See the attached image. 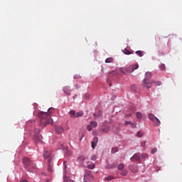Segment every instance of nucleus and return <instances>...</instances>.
Masks as SVG:
<instances>
[{
  "instance_id": "nucleus-1",
  "label": "nucleus",
  "mask_w": 182,
  "mask_h": 182,
  "mask_svg": "<svg viewBox=\"0 0 182 182\" xmlns=\"http://www.w3.org/2000/svg\"><path fill=\"white\" fill-rule=\"evenodd\" d=\"M52 108H49L48 112H40L38 113V117L41 119V124L42 126H46L47 124H53V119H51L50 114L52 112L50 111Z\"/></svg>"
},
{
  "instance_id": "nucleus-2",
  "label": "nucleus",
  "mask_w": 182,
  "mask_h": 182,
  "mask_svg": "<svg viewBox=\"0 0 182 182\" xmlns=\"http://www.w3.org/2000/svg\"><path fill=\"white\" fill-rule=\"evenodd\" d=\"M23 164L28 171L33 172L36 170V165L33 164L28 158H24L23 159Z\"/></svg>"
},
{
  "instance_id": "nucleus-3",
  "label": "nucleus",
  "mask_w": 182,
  "mask_h": 182,
  "mask_svg": "<svg viewBox=\"0 0 182 182\" xmlns=\"http://www.w3.org/2000/svg\"><path fill=\"white\" fill-rule=\"evenodd\" d=\"M136 69H139L138 64L131 65L128 68H126V67L120 68L119 70L121 73H122L123 75H127V73H132V72H134Z\"/></svg>"
},
{
  "instance_id": "nucleus-4",
  "label": "nucleus",
  "mask_w": 182,
  "mask_h": 182,
  "mask_svg": "<svg viewBox=\"0 0 182 182\" xmlns=\"http://www.w3.org/2000/svg\"><path fill=\"white\" fill-rule=\"evenodd\" d=\"M154 83L153 80H150L148 79L144 78L142 81V86L147 89L151 88L152 84Z\"/></svg>"
},
{
  "instance_id": "nucleus-5",
  "label": "nucleus",
  "mask_w": 182,
  "mask_h": 182,
  "mask_svg": "<svg viewBox=\"0 0 182 182\" xmlns=\"http://www.w3.org/2000/svg\"><path fill=\"white\" fill-rule=\"evenodd\" d=\"M130 161L132 162L134 161H141V158L139 156V155L138 154H135L131 159Z\"/></svg>"
},
{
  "instance_id": "nucleus-6",
  "label": "nucleus",
  "mask_w": 182,
  "mask_h": 182,
  "mask_svg": "<svg viewBox=\"0 0 182 182\" xmlns=\"http://www.w3.org/2000/svg\"><path fill=\"white\" fill-rule=\"evenodd\" d=\"M34 141L36 144H42V136L41 135H34L33 136Z\"/></svg>"
},
{
  "instance_id": "nucleus-7",
  "label": "nucleus",
  "mask_w": 182,
  "mask_h": 182,
  "mask_svg": "<svg viewBox=\"0 0 182 182\" xmlns=\"http://www.w3.org/2000/svg\"><path fill=\"white\" fill-rule=\"evenodd\" d=\"M85 178L90 181H93L94 178H93V176L91 173H88L87 174L85 175Z\"/></svg>"
},
{
  "instance_id": "nucleus-8",
  "label": "nucleus",
  "mask_w": 182,
  "mask_h": 182,
  "mask_svg": "<svg viewBox=\"0 0 182 182\" xmlns=\"http://www.w3.org/2000/svg\"><path fill=\"white\" fill-rule=\"evenodd\" d=\"M63 92L66 95L70 96V92H71V90L70 89V87L66 86L63 88Z\"/></svg>"
},
{
  "instance_id": "nucleus-9",
  "label": "nucleus",
  "mask_w": 182,
  "mask_h": 182,
  "mask_svg": "<svg viewBox=\"0 0 182 182\" xmlns=\"http://www.w3.org/2000/svg\"><path fill=\"white\" fill-rule=\"evenodd\" d=\"M124 125L125 126L130 125V127L134 129L136 128V124L131 121H125Z\"/></svg>"
},
{
  "instance_id": "nucleus-10",
  "label": "nucleus",
  "mask_w": 182,
  "mask_h": 182,
  "mask_svg": "<svg viewBox=\"0 0 182 182\" xmlns=\"http://www.w3.org/2000/svg\"><path fill=\"white\" fill-rule=\"evenodd\" d=\"M97 142H98V138L97 136H95L93 139V142H92V147L93 148V149H95V148L97 146Z\"/></svg>"
},
{
  "instance_id": "nucleus-11",
  "label": "nucleus",
  "mask_w": 182,
  "mask_h": 182,
  "mask_svg": "<svg viewBox=\"0 0 182 182\" xmlns=\"http://www.w3.org/2000/svg\"><path fill=\"white\" fill-rule=\"evenodd\" d=\"M151 77H152V73L151 72H146L145 73L144 79H147V80H150V79H151Z\"/></svg>"
},
{
  "instance_id": "nucleus-12",
  "label": "nucleus",
  "mask_w": 182,
  "mask_h": 182,
  "mask_svg": "<svg viewBox=\"0 0 182 182\" xmlns=\"http://www.w3.org/2000/svg\"><path fill=\"white\" fill-rule=\"evenodd\" d=\"M85 160V157L84 156H80L78 157L77 161L79 162L80 164H82Z\"/></svg>"
},
{
  "instance_id": "nucleus-13",
  "label": "nucleus",
  "mask_w": 182,
  "mask_h": 182,
  "mask_svg": "<svg viewBox=\"0 0 182 182\" xmlns=\"http://www.w3.org/2000/svg\"><path fill=\"white\" fill-rule=\"evenodd\" d=\"M154 126L159 127L161 125V121L159 118L156 117V119L153 121Z\"/></svg>"
},
{
  "instance_id": "nucleus-14",
  "label": "nucleus",
  "mask_w": 182,
  "mask_h": 182,
  "mask_svg": "<svg viewBox=\"0 0 182 182\" xmlns=\"http://www.w3.org/2000/svg\"><path fill=\"white\" fill-rule=\"evenodd\" d=\"M148 117L152 122H154L156 119V117L155 116V114L152 113H149L148 115Z\"/></svg>"
},
{
  "instance_id": "nucleus-15",
  "label": "nucleus",
  "mask_w": 182,
  "mask_h": 182,
  "mask_svg": "<svg viewBox=\"0 0 182 182\" xmlns=\"http://www.w3.org/2000/svg\"><path fill=\"white\" fill-rule=\"evenodd\" d=\"M43 155L45 159H48L50 156V152L48 151H45Z\"/></svg>"
},
{
  "instance_id": "nucleus-16",
  "label": "nucleus",
  "mask_w": 182,
  "mask_h": 182,
  "mask_svg": "<svg viewBox=\"0 0 182 182\" xmlns=\"http://www.w3.org/2000/svg\"><path fill=\"white\" fill-rule=\"evenodd\" d=\"M136 117L137 119H141L143 118V114H142L141 112H137L136 113Z\"/></svg>"
},
{
  "instance_id": "nucleus-17",
  "label": "nucleus",
  "mask_w": 182,
  "mask_h": 182,
  "mask_svg": "<svg viewBox=\"0 0 182 182\" xmlns=\"http://www.w3.org/2000/svg\"><path fill=\"white\" fill-rule=\"evenodd\" d=\"M63 132V128L62 127H56V132L58 134H60Z\"/></svg>"
},
{
  "instance_id": "nucleus-18",
  "label": "nucleus",
  "mask_w": 182,
  "mask_h": 182,
  "mask_svg": "<svg viewBox=\"0 0 182 182\" xmlns=\"http://www.w3.org/2000/svg\"><path fill=\"white\" fill-rule=\"evenodd\" d=\"M118 163L117 161L114 162L111 166H108V168H115L117 166Z\"/></svg>"
},
{
  "instance_id": "nucleus-19",
  "label": "nucleus",
  "mask_w": 182,
  "mask_h": 182,
  "mask_svg": "<svg viewBox=\"0 0 182 182\" xmlns=\"http://www.w3.org/2000/svg\"><path fill=\"white\" fill-rule=\"evenodd\" d=\"M113 61H114L113 58H108L105 59V63H112Z\"/></svg>"
},
{
  "instance_id": "nucleus-20",
  "label": "nucleus",
  "mask_w": 182,
  "mask_h": 182,
  "mask_svg": "<svg viewBox=\"0 0 182 182\" xmlns=\"http://www.w3.org/2000/svg\"><path fill=\"white\" fill-rule=\"evenodd\" d=\"M124 168V165L123 164H120L117 166V170L121 171Z\"/></svg>"
},
{
  "instance_id": "nucleus-21",
  "label": "nucleus",
  "mask_w": 182,
  "mask_h": 182,
  "mask_svg": "<svg viewBox=\"0 0 182 182\" xmlns=\"http://www.w3.org/2000/svg\"><path fill=\"white\" fill-rule=\"evenodd\" d=\"M82 115H83V112H82V111L81 112H78L75 114V118H78L80 117H82Z\"/></svg>"
},
{
  "instance_id": "nucleus-22",
  "label": "nucleus",
  "mask_w": 182,
  "mask_h": 182,
  "mask_svg": "<svg viewBox=\"0 0 182 182\" xmlns=\"http://www.w3.org/2000/svg\"><path fill=\"white\" fill-rule=\"evenodd\" d=\"M50 159L48 160L49 164H48V171L51 172V171H53V169H52L53 166L50 165Z\"/></svg>"
},
{
  "instance_id": "nucleus-23",
  "label": "nucleus",
  "mask_w": 182,
  "mask_h": 182,
  "mask_svg": "<svg viewBox=\"0 0 182 182\" xmlns=\"http://www.w3.org/2000/svg\"><path fill=\"white\" fill-rule=\"evenodd\" d=\"M123 53L126 54V55H130L132 54V53L129 50H128L127 48L123 50Z\"/></svg>"
},
{
  "instance_id": "nucleus-24",
  "label": "nucleus",
  "mask_w": 182,
  "mask_h": 182,
  "mask_svg": "<svg viewBox=\"0 0 182 182\" xmlns=\"http://www.w3.org/2000/svg\"><path fill=\"white\" fill-rule=\"evenodd\" d=\"M136 54L137 55H139V57H142L143 56V52L141 50H137L136 51Z\"/></svg>"
},
{
  "instance_id": "nucleus-25",
  "label": "nucleus",
  "mask_w": 182,
  "mask_h": 182,
  "mask_svg": "<svg viewBox=\"0 0 182 182\" xmlns=\"http://www.w3.org/2000/svg\"><path fill=\"white\" fill-rule=\"evenodd\" d=\"M75 110H71L70 112V117H75Z\"/></svg>"
},
{
  "instance_id": "nucleus-26",
  "label": "nucleus",
  "mask_w": 182,
  "mask_h": 182,
  "mask_svg": "<svg viewBox=\"0 0 182 182\" xmlns=\"http://www.w3.org/2000/svg\"><path fill=\"white\" fill-rule=\"evenodd\" d=\"M90 124H91L92 127H97V122L96 121H92V122H90Z\"/></svg>"
},
{
  "instance_id": "nucleus-27",
  "label": "nucleus",
  "mask_w": 182,
  "mask_h": 182,
  "mask_svg": "<svg viewBox=\"0 0 182 182\" xmlns=\"http://www.w3.org/2000/svg\"><path fill=\"white\" fill-rule=\"evenodd\" d=\"M131 90H132L133 92H136V85H131Z\"/></svg>"
},
{
  "instance_id": "nucleus-28",
  "label": "nucleus",
  "mask_w": 182,
  "mask_h": 182,
  "mask_svg": "<svg viewBox=\"0 0 182 182\" xmlns=\"http://www.w3.org/2000/svg\"><path fill=\"white\" fill-rule=\"evenodd\" d=\"M159 68H160L161 70H165L166 65L165 64H161Z\"/></svg>"
},
{
  "instance_id": "nucleus-29",
  "label": "nucleus",
  "mask_w": 182,
  "mask_h": 182,
  "mask_svg": "<svg viewBox=\"0 0 182 182\" xmlns=\"http://www.w3.org/2000/svg\"><path fill=\"white\" fill-rule=\"evenodd\" d=\"M118 152V149L117 147L112 148V150H111V153L115 154Z\"/></svg>"
},
{
  "instance_id": "nucleus-30",
  "label": "nucleus",
  "mask_w": 182,
  "mask_h": 182,
  "mask_svg": "<svg viewBox=\"0 0 182 182\" xmlns=\"http://www.w3.org/2000/svg\"><path fill=\"white\" fill-rule=\"evenodd\" d=\"M119 74V72L117 70H114L112 73H111V75L113 76H117Z\"/></svg>"
},
{
  "instance_id": "nucleus-31",
  "label": "nucleus",
  "mask_w": 182,
  "mask_h": 182,
  "mask_svg": "<svg viewBox=\"0 0 182 182\" xmlns=\"http://www.w3.org/2000/svg\"><path fill=\"white\" fill-rule=\"evenodd\" d=\"M136 136L137 137H142L143 136V134L141 132H137V134H136Z\"/></svg>"
},
{
  "instance_id": "nucleus-32",
  "label": "nucleus",
  "mask_w": 182,
  "mask_h": 182,
  "mask_svg": "<svg viewBox=\"0 0 182 182\" xmlns=\"http://www.w3.org/2000/svg\"><path fill=\"white\" fill-rule=\"evenodd\" d=\"M114 178L113 176H108V177L105 178V180H107V181H110Z\"/></svg>"
},
{
  "instance_id": "nucleus-33",
  "label": "nucleus",
  "mask_w": 182,
  "mask_h": 182,
  "mask_svg": "<svg viewBox=\"0 0 182 182\" xmlns=\"http://www.w3.org/2000/svg\"><path fill=\"white\" fill-rule=\"evenodd\" d=\"M141 157L142 159H144L146 158H148L149 156H148V155L146 154H142L141 155Z\"/></svg>"
},
{
  "instance_id": "nucleus-34",
  "label": "nucleus",
  "mask_w": 182,
  "mask_h": 182,
  "mask_svg": "<svg viewBox=\"0 0 182 182\" xmlns=\"http://www.w3.org/2000/svg\"><path fill=\"white\" fill-rule=\"evenodd\" d=\"M87 168L89 169H94L95 168V164H92V165H88L87 166Z\"/></svg>"
},
{
  "instance_id": "nucleus-35",
  "label": "nucleus",
  "mask_w": 182,
  "mask_h": 182,
  "mask_svg": "<svg viewBox=\"0 0 182 182\" xmlns=\"http://www.w3.org/2000/svg\"><path fill=\"white\" fill-rule=\"evenodd\" d=\"M84 97H85V99L89 100V98L90 97V95L89 93H86L85 94Z\"/></svg>"
},
{
  "instance_id": "nucleus-36",
  "label": "nucleus",
  "mask_w": 182,
  "mask_h": 182,
  "mask_svg": "<svg viewBox=\"0 0 182 182\" xmlns=\"http://www.w3.org/2000/svg\"><path fill=\"white\" fill-rule=\"evenodd\" d=\"M129 169H130L131 171L133 172V173H137L138 171H139L137 168H136L134 170H133L132 168L130 167Z\"/></svg>"
},
{
  "instance_id": "nucleus-37",
  "label": "nucleus",
  "mask_w": 182,
  "mask_h": 182,
  "mask_svg": "<svg viewBox=\"0 0 182 182\" xmlns=\"http://www.w3.org/2000/svg\"><path fill=\"white\" fill-rule=\"evenodd\" d=\"M158 149L156 148L153 149L151 151V154H154L156 152H157Z\"/></svg>"
},
{
  "instance_id": "nucleus-38",
  "label": "nucleus",
  "mask_w": 182,
  "mask_h": 182,
  "mask_svg": "<svg viewBox=\"0 0 182 182\" xmlns=\"http://www.w3.org/2000/svg\"><path fill=\"white\" fill-rule=\"evenodd\" d=\"M92 161H95L97 159V156L95 155H92L90 158Z\"/></svg>"
},
{
  "instance_id": "nucleus-39",
  "label": "nucleus",
  "mask_w": 182,
  "mask_h": 182,
  "mask_svg": "<svg viewBox=\"0 0 182 182\" xmlns=\"http://www.w3.org/2000/svg\"><path fill=\"white\" fill-rule=\"evenodd\" d=\"M87 129L88 131L90 132V131L92 130V127L91 125H87Z\"/></svg>"
},
{
  "instance_id": "nucleus-40",
  "label": "nucleus",
  "mask_w": 182,
  "mask_h": 182,
  "mask_svg": "<svg viewBox=\"0 0 182 182\" xmlns=\"http://www.w3.org/2000/svg\"><path fill=\"white\" fill-rule=\"evenodd\" d=\"M35 132H36V134H39V133L41 132V129H35Z\"/></svg>"
},
{
  "instance_id": "nucleus-41",
  "label": "nucleus",
  "mask_w": 182,
  "mask_h": 182,
  "mask_svg": "<svg viewBox=\"0 0 182 182\" xmlns=\"http://www.w3.org/2000/svg\"><path fill=\"white\" fill-rule=\"evenodd\" d=\"M156 85L157 86H161V82H156Z\"/></svg>"
},
{
  "instance_id": "nucleus-42",
  "label": "nucleus",
  "mask_w": 182,
  "mask_h": 182,
  "mask_svg": "<svg viewBox=\"0 0 182 182\" xmlns=\"http://www.w3.org/2000/svg\"><path fill=\"white\" fill-rule=\"evenodd\" d=\"M102 111L100 110L98 113L99 117H102Z\"/></svg>"
},
{
  "instance_id": "nucleus-43",
  "label": "nucleus",
  "mask_w": 182,
  "mask_h": 182,
  "mask_svg": "<svg viewBox=\"0 0 182 182\" xmlns=\"http://www.w3.org/2000/svg\"><path fill=\"white\" fill-rule=\"evenodd\" d=\"M127 172H122L121 173L122 176H127Z\"/></svg>"
},
{
  "instance_id": "nucleus-44",
  "label": "nucleus",
  "mask_w": 182,
  "mask_h": 182,
  "mask_svg": "<svg viewBox=\"0 0 182 182\" xmlns=\"http://www.w3.org/2000/svg\"><path fill=\"white\" fill-rule=\"evenodd\" d=\"M21 182H28V181L26 179H23V180H21Z\"/></svg>"
},
{
  "instance_id": "nucleus-45",
  "label": "nucleus",
  "mask_w": 182,
  "mask_h": 182,
  "mask_svg": "<svg viewBox=\"0 0 182 182\" xmlns=\"http://www.w3.org/2000/svg\"><path fill=\"white\" fill-rule=\"evenodd\" d=\"M94 117H97V114L95 113H94Z\"/></svg>"
},
{
  "instance_id": "nucleus-46",
  "label": "nucleus",
  "mask_w": 182,
  "mask_h": 182,
  "mask_svg": "<svg viewBox=\"0 0 182 182\" xmlns=\"http://www.w3.org/2000/svg\"><path fill=\"white\" fill-rule=\"evenodd\" d=\"M68 182H74L72 180H69Z\"/></svg>"
},
{
  "instance_id": "nucleus-47",
  "label": "nucleus",
  "mask_w": 182,
  "mask_h": 182,
  "mask_svg": "<svg viewBox=\"0 0 182 182\" xmlns=\"http://www.w3.org/2000/svg\"><path fill=\"white\" fill-rule=\"evenodd\" d=\"M102 132H105V129H102Z\"/></svg>"
},
{
  "instance_id": "nucleus-48",
  "label": "nucleus",
  "mask_w": 182,
  "mask_h": 182,
  "mask_svg": "<svg viewBox=\"0 0 182 182\" xmlns=\"http://www.w3.org/2000/svg\"><path fill=\"white\" fill-rule=\"evenodd\" d=\"M48 182V181H47Z\"/></svg>"
}]
</instances>
